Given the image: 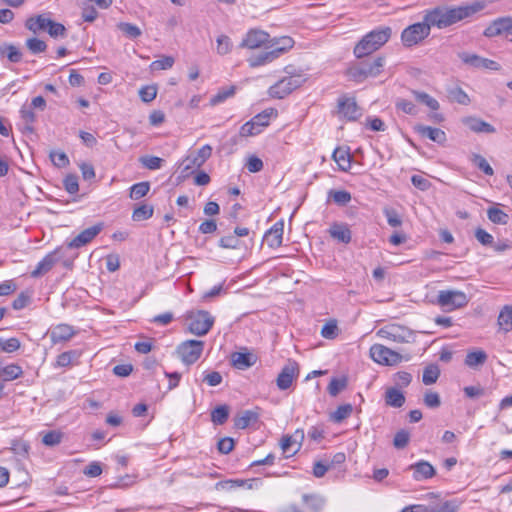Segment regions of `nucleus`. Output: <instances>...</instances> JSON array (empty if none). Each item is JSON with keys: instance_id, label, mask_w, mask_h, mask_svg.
<instances>
[{"instance_id": "nucleus-1", "label": "nucleus", "mask_w": 512, "mask_h": 512, "mask_svg": "<svg viewBox=\"0 0 512 512\" xmlns=\"http://www.w3.org/2000/svg\"><path fill=\"white\" fill-rule=\"evenodd\" d=\"M476 11L473 6L436 7L425 11L424 20L430 28L442 29L471 17Z\"/></svg>"}, {"instance_id": "nucleus-2", "label": "nucleus", "mask_w": 512, "mask_h": 512, "mask_svg": "<svg viewBox=\"0 0 512 512\" xmlns=\"http://www.w3.org/2000/svg\"><path fill=\"white\" fill-rule=\"evenodd\" d=\"M294 44L295 41L290 36L273 37L268 44L267 51L249 57L247 59L248 65L251 68H256L269 64L289 52L294 47Z\"/></svg>"}, {"instance_id": "nucleus-3", "label": "nucleus", "mask_w": 512, "mask_h": 512, "mask_svg": "<svg viewBox=\"0 0 512 512\" xmlns=\"http://www.w3.org/2000/svg\"><path fill=\"white\" fill-rule=\"evenodd\" d=\"M391 34L392 29L388 26L368 32L355 45L353 49L354 56L361 59L374 53L389 41Z\"/></svg>"}, {"instance_id": "nucleus-4", "label": "nucleus", "mask_w": 512, "mask_h": 512, "mask_svg": "<svg viewBox=\"0 0 512 512\" xmlns=\"http://www.w3.org/2000/svg\"><path fill=\"white\" fill-rule=\"evenodd\" d=\"M385 58L383 56L376 57L373 61L362 62L351 65L346 70V76L355 83H361L368 78L379 76L384 68Z\"/></svg>"}, {"instance_id": "nucleus-5", "label": "nucleus", "mask_w": 512, "mask_h": 512, "mask_svg": "<svg viewBox=\"0 0 512 512\" xmlns=\"http://www.w3.org/2000/svg\"><path fill=\"white\" fill-rule=\"evenodd\" d=\"M376 336L396 344L413 343L416 339V334L412 329L397 322H390L380 327L376 331Z\"/></svg>"}, {"instance_id": "nucleus-6", "label": "nucleus", "mask_w": 512, "mask_h": 512, "mask_svg": "<svg viewBox=\"0 0 512 512\" xmlns=\"http://www.w3.org/2000/svg\"><path fill=\"white\" fill-rule=\"evenodd\" d=\"M278 111L275 108H267L256 114L251 120L244 123L239 130L241 137L258 135L268 127L271 120L277 118Z\"/></svg>"}, {"instance_id": "nucleus-7", "label": "nucleus", "mask_w": 512, "mask_h": 512, "mask_svg": "<svg viewBox=\"0 0 512 512\" xmlns=\"http://www.w3.org/2000/svg\"><path fill=\"white\" fill-rule=\"evenodd\" d=\"M187 328L191 334L206 335L214 325V317L204 310H193L186 314Z\"/></svg>"}, {"instance_id": "nucleus-8", "label": "nucleus", "mask_w": 512, "mask_h": 512, "mask_svg": "<svg viewBox=\"0 0 512 512\" xmlns=\"http://www.w3.org/2000/svg\"><path fill=\"white\" fill-rule=\"evenodd\" d=\"M335 114L339 120L355 122L362 116V109L354 96L341 95L337 99Z\"/></svg>"}, {"instance_id": "nucleus-9", "label": "nucleus", "mask_w": 512, "mask_h": 512, "mask_svg": "<svg viewBox=\"0 0 512 512\" xmlns=\"http://www.w3.org/2000/svg\"><path fill=\"white\" fill-rule=\"evenodd\" d=\"M370 358L377 364L381 366H396L400 364L403 360H407L402 354L399 352L383 345V344H373L369 349Z\"/></svg>"}, {"instance_id": "nucleus-10", "label": "nucleus", "mask_w": 512, "mask_h": 512, "mask_svg": "<svg viewBox=\"0 0 512 512\" xmlns=\"http://www.w3.org/2000/svg\"><path fill=\"white\" fill-rule=\"evenodd\" d=\"M430 31L429 24L423 19V22L411 24L401 32V42L405 47L416 46L429 36Z\"/></svg>"}, {"instance_id": "nucleus-11", "label": "nucleus", "mask_w": 512, "mask_h": 512, "mask_svg": "<svg viewBox=\"0 0 512 512\" xmlns=\"http://www.w3.org/2000/svg\"><path fill=\"white\" fill-rule=\"evenodd\" d=\"M436 303L447 311H454L465 307L469 303V297L460 290H441Z\"/></svg>"}, {"instance_id": "nucleus-12", "label": "nucleus", "mask_w": 512, "mask_h": 512, "mask_svg": "<svg viewBox=\"0 0 512 512\" xmlns=\"http://www.w3.org/2000/svg\"><path fill=\"white\" fill-rule=\"evenodd\" d=\"M270 42L271 36L268 32L252 28L246 32L240 43V47L249 50L265 49V51H267V47Z\"/></svg>"}, {"instance_id": "nucleus-13", "label": "nucleus", "mask_w": 512, "mask_h": 512, "mask_svg": "<svg viewBox=\"0 0 512 512\" xmlns=\"http://www.w3.org/2000/svg\"><path fill=\"white\" fill-rule=\"evenodd\" d=\"M203 349L204 342L202 340H186L178 346L177 353L183 363L191 365L198 361Z\"/></svg>"}, {"instance_id": "nucleus-14", "label": "nucleus", "mask_w": 512, "mask_h": 512, "mask_svg": "<svg viewBox=\"0 0 512 512\" xmlns=\"http://www.w3.org/2000/svg\"><path fill=\"white\" fill-rule=\"evenodd\" d=\"M300 373V367L297 361L288 360V362L282 367L276 378V385L280 390L289 389L293 382L298 378Z\"/></svg>"}, {"instance_id": "nucleus-15", "label": "nucleus", "mask_w": 512, "mask_h": 512, "mask_svg": "<svg viewBox=\"0 0 512 512\" xmlns=\"http://www.w3.org/2000/svg\"><path fill=\"white\" fill-rule=\"evenodd\" d=\"M303 439V429L295 430L292 435L286 434L282 436L279 445L286 458L294 456L300 450Z\"/></svg>"}, {"instance_id": "nucleus-16", "label": "nucleus", "mask_w": 512, "mask_h": 512, "mask_svg": "<svg viewBox=\"0 0 512 512\" xmlns=\"http://www.w3.org/2000/svg\"><path fill=\"white\" fill-rule=\"evenodd\" d=\"M103 225L98 223L81 231L67 243L70 249H78L89 244L102 230Z\"/></svg>"}, {"instance_id": "nucleus-17", "label": "nucleus", "mask_w": 512, "mask_h": 512, "mask_svg": "<svg viewBox=\"0 0 512 512\" xmlns=\"http://www.w3.org/2000/svg\"><path fill=\"white\" fill-rule=\"evenodd\" d=\"M257 361L258 356L248 351L247 348H243L242 351L234 352L231 355L232 366L239 370H246L255 365Z\"/></svg>"}, {"instance_id": "nucleus-18", "label": "nucleus", "mask_w": 512, "mask_h": 512, "mask_svg": "<svg viewBox=\"0 0 512 512\" xmlns=\"http://www.w3.org/2000/svg\"><path fill=\"white\" fill-rule=\"evenodd\" d=\"M77 334L76 329L66 323L55 325L50 331V340L53 344L65 343Z\"/></svg>"}, {"instance_id": "nucleus-19", "label": "nucleus", "mask_w": 512, "mask_h": 512, "mask_svg": "<svg viewBox=\"0 0 512 512\" xmlns=\"http://www.w3.org/2000/svg\"><path fill=\"white\" fill-rule=\"evenodd\" d=\"M512 29V17H500L492 21L484 30L486 37L506 35Z\"/></svg>"}, {"instance_id": "nucleus-20", "label": "nucleus", "mask_w": 512, "mask_h": 512, "mask_svg": "<svg viewBox=\"0 0 512 512\" xmlns=\"http://www.w3.org/2000/svg\"><path fill=\"white\" fill-rule=\"evenodd\" d=\"M60 248H56L52 252L46 254L37 264L36 268L31 272V277L38 278L48 273L53 266L58 262L57 257Z\"/></svg>"}, {"instance_id": "nucleus-21", "label": "nucleus", "mask_w": 512, "mask_h": 512, "mask_svg": "<svg viewBox=\"0 0 512 512\" xmlns=\"http://www.w3.org/2000/svg\"><path fill=\"white\" fill-rule=\"evenodd\" d=\"M284 232V222L279 220L275 222L264 235V241L270 248H279L282 245Z\"/></svg>"}, {"instance_id": "nucleus-22", "label": "nucleus", "mask_w": 512, "mask_h": 512, "mask_svg": "<svg viewBox=\"0 0 512 512\" xmlns=\"http://www.w3.org/2000/svg\"><path fill=\"white\" fill-rule=\"evenodd\" d=\"M328 233L331 238L344 244H348L352 238L351 230L346 223H332L329 227Z\"/></svg>"}, {"instance_id": "nucleus-23", "label": "nucleus", "mask_w": 512, "mask_h": 512, "mask_svg": "<svg viewBox=\"0 0 512 512\" xmlns=\"http://www.w3.org/2000/svg\"><path fill=\"white\" fill-rule=\"evenodd\" d=\"M50 22V15L44 13L29 17L25 22V26L29 31L36 34L38 32H46L49 28Z\"/></svg>"}, {"instance_id": "nucleus-24", "label": "nucleus", "mask_w": 512, "mask_h": 512, "mask_svg": "<svg viewBox=\"0 0 512 512\" xmlns=\"http://www.w3.org/2000/svg\"><path fill=\"white\" fill-rule=\"evenodd\" d=\"M415 131L422 137H426L433 142L438 144H444L446 142V133L436 127L425 126V125H417L415 127Z\"/></svg>"}, {"instance_id": "nucleus-25", "label": "nucleus", "mask_w": 512, "mask_h": 512, "mask_svg": "<svg viewBox=\"0 0 512 512\" xmlns=\"http://www.w3.org/2000/svg\"><path fill=\"white\" fill-rule=\"evenodd\" d=\"M414 470L413 478L416 481L430 479L435 476V468L427 461H419L410 466Z\"/></svg>"}, {"instance_id": "nucleus-26", "label": "nucleus", "mask_w": 512, "mask_h": 512, "mask_svg": "<svg viewBox=\"0 0 512 512\" xmlns=\"http://www.w3.org/2000/svg\"><path fill=\"white\" fill-rule=\"evenodd\" d=\"M212 155V147L209 144L203 145L195 155L187 157L189 165L187 168H200Z\"/></svg>"}, {"instance_id": "nucleus-27", "label": "nucleus", "mask_w": 512, "mask_h": 512, "mask_svg": "<svg viewBox=\"0 0 512 512\" xmlns=\"http://www.w3.org/2000/svg\"><path fill=\"white\" fill-rule=\"evenodd\" d=\"M462 121L473 132H476V133H494L495 132V128L491 124H489L477 117H473V116L465 117Z\"/></svg>"}, {"instance_id": "nucleus-28", "label": "nucleus", "mask_w": 512, "mask_h": 512, "mask_svg": "<svg viewBox=\"0 0 512 512\" xmlns=\"http://www.w3.org/2000/svg\"><path fill=\"white\" fill-rule=\"evenodd\" d=\"M259 413L253 410H246L234 417V426L237 429H246L253 423L257 422Z\"/></svg>"}, {"instance_id": "nucleus-29", "label": "nucleus", "mask_w": 512, "mask_h": 512, "mask_svg": "<svg viewBox=\"0 0 512 512\" xmlns=\"http://www.w3.org/2000/svg\"><path fill=\"white\" fill-rule=\"evenodd\" d=\"M332 158L340 170L347 172L351 168L352 157L347 149L337 147L332 154Z\"/></svg>"}, {"instance_id": "nucleus-30", "label": "nucleus", "mask_w": 512, "mask_h": 512, "mask_svg": "<svg viewBox=\"0 0 512 512\" xmlns=\"http://www.w3.org/2000/svg\"><path fill=\"white\" fill-rule=\"evenodd\" d=\"M497 325L501 332L508 333L512 331V305H505L500 310Z\"/></svg>"}, {"instance_id": "nucleus-31", "label": "nucleus", "mask_w": 512, "mask_h": 512, "mask_svg": "<svg viewBox=\"0 0 512 512\" xmlns=\"http://www.w3.org/2000/svg\"><path fill=\"white\" fill-rule=\"evenodd\" d=\"M462 503L458 499L445 500L434 506H425V512H458Z\"/></svg>"}, {"instance_id": "nucleus-32", "label": "nucleus", "mask_w": 512, "mask_h": 512, "mask_svg": "<svg viewBox=\"0 0 512 512\" xmlns=\"http://www.w3.org/2000/svg\"><path fill=\"white\" fill-rule=\"evenodd\" d=\"M81 352L78 350H69L62 352L56 358L55 367H68L78 362Z\"/></svg>"}, {"instance_id": "nucleus-33", "label": "nucleus", "mask_w": 512, "mask_h": 512, "mask_svg": "<svg viewBox=\"0 0 512 512\" xmlns=\"http://www.w3.org/2000/svg\"><path fill=\"white\" fill-rule=\"evenodd\" d=\"M385 403L387 406L400 408L405 403V396L396 388H388L385 392Z\"/></svg>"}, {"instance_id": "nucleus-34", "label": "nucleus", "mask_w": 512, "mask_h": 512, "mask_svg": "<svg viewBox=\"0 0 512 512\" xmlns=\"http://www.w3.org/2000/svg\"><path fill=\"white\" fill-rule=\"evenodd\" d=\"M291 92L292 91L291 88H289V82H286L284 78L280 79L268 89L269 96L276 99H283Z\"/></svg>"}, {"instance_id": "nucleus-35", "label": "nucleus", "mask_w": 512, "mask_h": 512, "mask_svg": "<svg viewBox=\"0 0 512 512\" xmlns=\"http://www.w3.org/2000/svg\"><path fill=\"white\" fill-rule=\"evenodd\" d=\"M287 76L283 77L286 82H289V88L293 92L297 88L301 87L307 81V75L303 70L297 71H286Z\"/></svg>"}, {"instance_id": "nucleus-36", "label": "nucleus", "mask_w": 512, "mask_h": 512, "mask_svg": "<svg viewBox=\"0 0 512 512\" xmlns=\"http://www.w3.org/2000/svg\"><path fill=\"white\" fill-rule=\"evenodd\" d=\"M487 360V354L483 350L469 351L465 357V364L468 367L475 368L482 365Z\"/></svg>"}, {"instance_id": "nucleus-37", "label": "nucleus", "mask_w": 512, "mask_h": 512, "mask_svg": "<svg viewBox=\"0 0 512 512\" xmlns=\"http://www.w3.org/2000/svg\"><path fill=\"white\" fill-rule=\"evenodd\" d=\"M302 501L310 512H319L324 505V500L314 494H304L302 496Z\"/></svg>"}, {"instance_id": "nucleus-38", "label": "nucleus", "mask_w": 512, "mask_h": 512, "mask_svg": "<svg viewBox=\"0 0 512 512\" xmlns=\"http://www.w3.org/2000/svg\"><path fill=\"white\" fill-rule=\"evenodd\" d=\"M439 376V366L437 364H429L423 370L422 381L425 385H432L437 382Z\"/></svg>"}, {"instance_id": "nucleus-39", "label": "nucleus", "mask_w": 512, "mask_h": 512, "mask_svg": "<svg viewBox=\"0 0 512 512\" xmlns=\"http://www.w3.org/2000/svg\"><path fill=\"white\" fill-rule=\"evenodd\" d=\"M348 385V377L347 376H341V377H334L330 380L328 384V393L335 397L337 396L341 391L346 389Z\"/></svg>"}, {"instance_id": "nucleus-40", "label": "nucleus", "mask_w": 512, "mask_h": 512, "mask_svg": "<svg viewBox=\"0 0 512 512\" xmlns=\"http://www.w3.org/2000/svg\"><path fill=\"white\" fill-rule=\"evenodd\" d=\"M487 216L488 219L494 224L505 225L508 223L509 220L508 214L496 206L488 208Z\"/></svg>"}, {"instance_id": "nucleus-41", "label": "nucleus", "mask_w": 512, "mask_h": 512, "mask_svg": "<svg viewBox=\"0 0 512 512\" xmlns=\"http://www.w3.org/2000/svg\"><path fill=\"white\" fill-rule=\"evenodd\" d=\"M64 434L60 430H50L43 433L42 443L45 446L53 447L62 442Z\"/></svg>"}, {"instance_id": "nucleus-42", "label": "nucleus", "mask_w": 512, "mask_h": 512, "mask_svg": "<svg viewBox=\"0 0 512 512\" xmlns=\"http://www.w3.org/2000/svg\"><path fill=\"white\" fill-rule=\"evenodd\" d=\"M153 207L148 204H141L132 212L133 221L140 222L149 219L153 215Z\"/></svg>"}, {"instance_id": "nucleus-43", "label": "nucleus", "mask_w": 512, "mask_h": 512, "mask_svg": "<svg viewBox=\"0 0 512 512\" xmlns=\"http://www.w3.org/2000/svg\"><path fill=\"white\" fill-rule=\"evenodd\" d=\"M150 190V184L147 181L139 182L131 186L129 197L133 200H139L146 196Z\"/></svg>"}, {"instance_id": "nucleus-44", "label": "nucleus", "mask_w": 512, "mask_h": 512, "mask_svg": "<svg viewBox=\"0 0 512 512\" xmlns=\"http://www.w3.org/2000/svg\"><path fill=\"white\" fill-rule=\"evenodd\" d=\"M236 92V87L234 85L219 89L218 92L211 97L210 104L212 106L218 105L222 102H224L226 99L234 96Z\"/></svg>"}, {"instance_id": "nucleus-45", "label": "nucleus", "mask_w": 512, "mask_h": 512, "mask_svg": "<svg viewBox=\"0 0 512 512\" xmlns=\"http://www.w3.org/2000/svg\"><path fill=\"white\" fill-rule=\"evenodd\" d=\"M229 417V408L227 405L217 406L211 412V421L216 425L224 424Z\"/></svg>"}, {"instance_id": "nucleus-46", "label": "nucleus", "mask_w": 512, "mask_h": 512, "mask_svg": "<svg viewBox=\"0 0 512 512\" xmlns=\"http://www.w3.org/2000/svg\"><path fill=\"white\" fill-rule=\"evenodd\" d=\"M448 94L450 100L458 104L469 105L471 102L469 95L461 87L450 89Z\"/></svg>"}, {"instance_id": "nucleus-47", "label": "nucleus", "mask_w": 512, "mask_h": 512, "mask_svg": "<svg viewBox=\"0 0 512 512\" xmlns=\"http://www.w3.org/2000/svg\"><path fill=\"white\" fill-rule=\"evenodd\" d=\"M321 336L325 339H335L339 334V328L335 319L328 320L321 329Z\"/></svg>"}, {"instance_id": "nucleus-48", "label": "nucleus", "mask_w": 512, "mask_h": 512, "mask_svg": "<svg viewBox=\"0 0 512 512\" xmlns=\"http://www.w3.org/2000/svg\"><path fill=\"white\" fill-rule=\"evenodd\" d=\"M353 412V406L351 404H343L337 407V409L332 413L331 419L335 423H340L346 418H348Z\"/></svg>"}, {"instance_id": "nucleus-49", "label": "nucleus", "mask_w": 512, "mask_h": 512, "mask_svg": "<svg viewBox=\"0 0 512 512\" xmlns=\"http://www.w3.org/2000/svg\"><path fill=\"white\" fill-rule=\"evenodd\" d=\"M233 43L227 35H220L216 39V51L219 55H226L232 51Z\"/></svg>"}, {"instance_id": "nucleus-50", "label": "nucleus", "mask_w": 512, "mask_h": 512, "mask_svg": "<svg viewBox=\"0 0 512 512\" xmlns=\"http://www.w3.org/2000/svg\"><path fill=\"white\" fill-rule=\"evenodd\" d=\"M20 117L24 122L26 129L30 132L33 131V124L36 121V114L30 107L23 106L20 109Z\"/></svg>"}, {"instance_id": "nucleus-51", "label": "nucleus", "mask_w": 512, "mask_h": 512, "mask_svg": "<svg viewBox=\"0 0 512 512\" xmlns=\"http://www.w3.org/2000/svg\"><path fill=\"white\" fill-rule=\"evenodd\" d=\"M414 96L419 102L425 104L431 110H438L440 107L438 101L425 92L415 91Z\"/></svg>"}, {"instance_id": "nucleus-52", "label": "nucleus", "mask_w": 512, "mask_h": 512, "mask_svg": "<svg viewBox=\"0 0 512 512\" xmlns=\"http://www.w3.org/2000/svg\"><path fill=\"white\" fill-rule=\"evenodd\" d=\"M26 46L33 54L42 53L47 49V44L45 43V41L38 39L36 37L29 38L26 41Z\"/></svg>"}, {"instance_id": "nucleus-53", "label": "nucleus", "mask_w": 512, "mask_h": 512, "mask_svg": "<svg viewBox=\"0 0 512 512\" xmlns=\"http://www.w3.org/2000/svg\"><path fill=\"white\" fill-rule=\"evenodd\" d=\"M329 197L338 205H345L351 200V194L345 190H331Z\"/></svg>"}, {"instance_id": "nucleus-54", "label": "nucleus", "mask_w": 512, "mask_h": 512, "mask_svg": "<svg viewBox=\"0 0 512 512\" xmlns=\"http://www.w3.org/2000/svg\"><path fill=\"white\" fill-rule=\"evenodd\" d=\"M50 37L52 38H63L66 36V28L63 24L59 23V22H56L54 21L53 19H51V22H50V25H49V28L47 29L46 31Z\"/></svg>"}, {"instance_id": "nucleus-55", "label": "nucleus", "mask_w": 512, "mask_h": 512, "mask_svg": "<svg viewBox=\"0 0 512 512\" xmlns=\"http://www.w3.org/2000/svg\"><path fill=\"white\" fill-rule=\"evenodd\" d=\"M472 162L486 175L492 176L494 174L493 168L481 155L474 154L472 157Z\"/></svg>"}, {"instance_id": "nucleus-56", "label": "nucleus", "mask_w": 512, "mask_h": 512, "mask_svg": "<svg viewBox=\"0 0 512 512\" xmlns=\"http://www.w3.org/2000/svg\"><path fill=\"white\" fill-rule=\"evenodd\" d=\"M2 54L5 55L9 61L17 63L22 58L21 51L14 45H7L2 49Z\"/></svg>"}, {"instance_id": "nucleus-57", "label": "nucleus", "mask_w": 512, "mask_h": 512, "mask_svg": "<svg viewBox=\"0 0 512 512\" xmlns=\"http://www.w3.org/2000/svg\"><path fill=\"white\" fill-rule=\"evenodd\" d=\"M63 184L69 194H76L79 191L78 178L74 174L67 175L63 180Z\"/></svg>"}, {"instance_id": "nucleus-58", "label": "nucleus", "mask_w": 512, "mask_h": 512, "mask_svg": "<svg viewBox=\"0 0 512 512\" xmlns=\"http://www.w3.org/2000/svg\"><path fill=\"white\" fill-rule=\"evenodd\" d=\"M219 245L227 249H239L241 247V241L234 235H226L219 241Z\"/></svg>"}, {"instance_id": "nucleus-59", "label": "nucleus", "mask_w": 512, "mask_h": 512, "mask_svg": "<svg viewBox=\"0 0 512 512\" xmlns=\"http://www.w3.org/2000/svg\"><path fill=\"white\" fill-rule=\"evenodd\" d=\"M50 159L57 167L63 168L69 165V159L63 151H52Z\"/></svg>"}, {"instance_id": "nucleus-60", "label": "nucleus", "mask_w": 512, "mask_h": 512, "mask_svg": "<svg viewBox=\"0 0 512 512\" xmlns=\"http://www.w3.org/2000/svg\"><path fill=\"white\" fill-rule=\"evenodd\" d=\"M140 98L144 102H150L154 100L157 96V86L156 85H148L142 87L139 91Z\"/></svg>"}, {"instance_id": "nucleus-61", "label": "nucleus", "mask_w": 512, "mask_h": 512, "mask_svg": "<svg viewBox=\"0 0 512 512\" xmlns=\"http://www.w3.org/2000/svg\"><path fill=\"white\" fill-rule=\"evenodd\" d=\"M384 214L386 216L387 222L391 227H400L402 225V219L397 213L396 210L392 208H385Z\"/></svg>"}, {"instance_id": "nucleus-62", "label": "nucleus", "mask_w": 512, "mask_h": 512, "mask_svg": "<svg viewBox=\"0 0 512 512\" xmlns=\"http://www.w3.org/2000/svg\"><path fill=\"white\" fill-rule=\"evenodd\" d=\"M102 466L99 462L89 463L83 470V474L89 478L99 477L102 474Z\"/></svg>"}, {"instance_id": "nucleus-63", "label": "nucleus", "mask_w": 512, "mask_h": 512, "mask_svg": "<svg viewBox=\"0 0 512 512\" xmlns=\"http://www.w3.org/2000/svg\"><path fill=\"white\" fill-rule=\"evenodd\" d=\"M235 447L234 439L231 437L221 438L217 443V449L221 454H229Z\"/></svg>"}, {"instance_id": "nucleus-64", "label": "nucleus", "mask_w": 512, "mask_h": 512, "mask_svg": "<svg viewBox=\"0 0 512 512\" xmlns=\"http://www.w3.org/2000/svg\"><path fill=\"white\" fill-rule=\"evenodd\" d=\"M246 168L251 173L259 172L263 169V162L259 157L251 155L247 159Z\"/></svg>"}]
</instances>
